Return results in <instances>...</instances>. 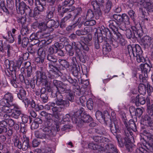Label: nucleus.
I'll list each match as a JSON object with an SVG mask.
<instances>
[{"label":"nucleus","mask_w":153,"mask_h":153,"mask_svg":"<svg viewBox=\"0 0 153 153\" xmlns=\"http://www.w3.org/2000/svg\"><path fill=\"white\" fill-rule=\"evenodd\" d=\"M21 139L23 141L22 149L23 151H26L30 147L29 138L27 137L25 135H23V138L22 137Z\"/></svg>","instance_id":"obj_15"},{"label":"nucleus","mask_w":153,"mask_h":153,"mask_svg":"<svg viewBox=\"0 0 153 153\" xmlns=\"http://www.w3.org/2000/svg\"><path fill=\"white\" fill-rule=\"evenodd\" d=\"M136 153H146L147 151L142 147H140L136 150Z\"/></svg>","instance_id":"obj_62"},{"label":"nucleus","mask_w":153,"mask_h":153,"mask_svg":"<svg viewBox=\"0 0 153 153\" xmlns=\"http://www.w3.org/2000/svg\"><path fill=\"white\" fill-rule=\"evenodd\" d=\"M59 130V125H56V127H51L48 126V127H45L43 129V131L45 134L39 131H36L35 132V135L37 138L49 139L52 137L55 136L57 132H58Z\"/></svg>","instance_id":"obj_2"},{"label":"nucleus","mask_w":153,"mask_h":153,"mask_svg":"<svg viewBox=\"0 0 153 153\" xmlns=\"http://www.w3.org/2000/svg\"><path fill=\"white\" fill-rule=\"evenodd\" d=\"M93 102L91 99L89 100L87 102V106L89 109L91 110L93 109Z\"/></svg>","instance_id":"obj_52"},{"label":"nucleus","mask_w":153,"mask_h":153,"mask_svg":"<svg viewBox=\"0 0 153 153\" xmlns=\"http://www.w3.org/2000/svg\"><path fill=\"white\" fill-rule=\"evenodd\" d=\"M81 119L84 123H89L92 120V118L88 115L84 114L80 117Z\"/></svg>","instance_id":"obj_31"},{"label":"nucleus","mask_w":153,"mask_h":153,"mask_svg":"<svg viewBox=\"0 0 153 153\" xmlns=\"http://www.w3.org/2000/svg\"><path fill=\"white\" fill-rule=\"evenodd\" d=\"M142 41L144 44L148 45L151 44V39L149 36H146L142 38Z\"/></svg>","instance_id":"obj_36"},{"label":"nucleus","mask_w":153,"mask_h":153,"mask_svg":"<svg viewBox=\"0 0 153 153\" xmlns=\"http://www.w3.org/2000/svg\"><path fill=\"white\" fill-rule=\"evenodd\" d=\"M26 19L24 16L19 17L17 20V21L19 25H21L22 26L26 22Z\"/></svg>","instance_id":"obj_53"},{"label":"nucleus","mask_w":153,"mask_h":153,"mask_svg":"<svg viewBox=\"0 0 153 153\" xmlns=\"http://www.w3.org/2000/svg\"><path fill=\"white\" fill-rule=\"evenodd\" d=\"M98 145L95 144L93 143H90L88 145L89 148L94 150H97Z\"/></svg>","instance_id":"obj_61"},{"label":"nucleus","mask_w":153,"mask_h":153,"mask_svg":"<svg viewBox=\"0 0 153 153\" xmlns=\"http://www.w3.org/2000/svg\"><path fill=\"white\" fill-rule=\"evenodd\" d=\"M104 146L106 148V152L107 153H118L116 146L112 143L105 144Z\"/></svg>","instance_id":"obj_12"},{"label":"nucleus","mask_w":153,"mask_h":153,"mask_svg":"<svg viewBox=\"0 0 153 153\" xmlns=\"http://www.w3.org/2000/svg\"><path fill=\"white\" fill-rule=\"evenodd\" d=\"M64 107L59 106L58 107H54L52 108V110L53 112V113H58V111H61L64 110Z\"/></svg>","instance_id":"obj_46"},{"label":"nucleus","mask_w":153,"mask_h":153,"mask_svg":"<svg viewBox=\"0 0 153 153\" xmlns=\"http://www.w3.org/2000/svg\"><path fill=\"white\" fill-rule=\"evenodd\" d=\"M36 80L42 84V86H49L48 82L47 80V77L45 73L43 72L40 71H37L36 72Z\"/></svg>","instance_id":"obj_6"},{"label":"nucleus","mask_w":153,"mask_h":153,"mask_svg":"<svg viewBox=\"0 0 153 153\" xmlns=\"http://www.w3.org/2000/svg\"><path fill=\"white\" fill-rule=\"evenodd\" d=\"M113 18L117 21V23L121 24L122 17L121 15L117 14H114L113 15Z\"/></svg>","instance_id":"obj_57"},{"label":"nucleus","mask_w":153,"mask_h":153,"mask_svg":"<svg viewBox=\"0 0 153 153\" xmlns=\"http://www.w3.org/2000/svg\"><path fill=\"white\" fill-rule=\"evenodd\" d=\"M145 7L149 12L153 11V4L150 2L145 3Z\"/></svg>","instance_id":"obj_48"},{"label":"nucleus","mask_w":153,"mask_h":153,"mask_svg":"<svg viewBox=\"0 0 153 153\" xmlns=\"http://www.w3.org/2000/svg\"><path fill=\"white\" fill-rule=\"evenodd\" d=\"M94 12L91 10L89 9L88 10L86 17L87 19H90L94 17Z\"/></svg>","instance_id":"obj_45"},{"label":"nucleus","mask_w":153,"mask_h":153,"mask_svg":"<svg viewBox=\"0 0 153 153\" xmlns=\"http://www.w3.org/2000/svg\"><path fill=\"white\" fill-rule=\"evenodd\" d=\"M84 110V109L83 108H80L79 110H78L75 113V117H74L72 118V120L74 122L73 120H75L74 122L75 123H77L79 121V120L80 119V117L81 115H82L83 114H82L83 111Z\"/></svg>","instance_id":"obj_20"},{"label":"nucleus","mask_w":153,"mask_h":153,"mask_svg":"<svg viewBox=\"0 0 153 153\" xmlns=\"http://www.w3.org/2000/svg\"><path fill=\"white\" fill-rule=\"evenodd\" d=\"M4 98L10 103L12 102L13 99L12 95L10 93L8 92L4 95Z\"/></svg>","instance_id":"obj_39"},{"label":"nucleus","mask_w":153,"mask_h":153,"mask_svg":"<svg viewBox=\"0 0 153 153\" xmlns=\"http://www.w3.org/2000/svg\"><path fill=\"white\" fill-rule=\"evenodd\" d=\"M71 16V14L69 13L61 19L60 25L61 28H63L65 27L66 22L70 20Z\"/></svg>","instance_id":"obj_23"},{"label":"nucleus","mask_w":153,"mask_h":153,"mask_svg":"<svg viewBox=\"0 0 153 153\" xmlns=\"http://www.w3.org/2000/svg\"><path fill=\"white\" fill-rule=\"evenodd\" d=\"M93 139L95 142H109L110 141V140L108 138L102 136H96L93 137Z\"/></svg>","instance_id":"obj_21"},{"label":"nucleus","mask_w":153,"mask_h":153,"mask_svg":"<svg viewBox=\"0 0 153 153\" xmlns=\"http://www.w3.org/2000/svg\"><path fill=\"white\" fill-rule=\"evenodd\" d=\"M40 98L41 100L44 103H46L48 102V97L45 94H41Z\"/></svg>","instance_id":"obj_58"},{"label":"nucleus","mask_w":153,"mask_h":153,"mask_svg":"<svg viewBox=\"0 0 153 153\" xmlns=\"http://www.w3.org/2000/svg\"><path fill=\"white\" fill-rule=\"evenodd\" d=\"M74 0H65L62 3V12L63 13H66L68 11L71 12L74 10V8L73 7H72L71 8H66L64 9V7H70L72 6L74 3Z\"/></svg>","instance_id":"obj_8"},{"label":"nucleus","mask_w":153,"mask_h":153,"mask_svg":"<svg viewBox=\"0 0 153 153\" xmlns=\"http://www.w3.org/2000/svg\"><path fill=\"white\" fill-rule=\"evenodd\" d=\"M14 145L15 146L19 149H22V143L18 139H15L14 140Z\"/></svg>","instance_id":"obj_50"},{"label":"nucleus","mask_w":153,"mask_h":153,"mask_svg":"<svg viewBox=\"0 0 153 153\" xmlns=\"http://www.w3.org/2000/svg\"><path fill=\"white\" fill-rule=\"evenodd\" d=\"M29 30L26 26L22 27L21 31V33L22 35H25L28 34L29 33Z\"/></svg>","instance_id":"obj_49"},{"label":"nucleus","mask_w":153,"mask_h":153,"mask_svg":"<svg viewBox=\"0 0 153 153\" xmlns=\"http://www.w3.org/2000/svg\"><path fill=\"white\" fill-rule=\"evenodd\" d=\"M44 1L42 2L39 0H36L35 4L36 7H37L40 11H43L44 10V6L43 4L42 3Z\"/></svg>","instance_id":"obj_34"},{"label":"nucleus","mask_w":153,"mask_h":153,"mask_svg":"<svg viewBox=\"0 0 153 153\" xmlns=\"http://www.w3.org/2000/svg\"><path fill=\"white\" fill-rule=\"evenodd\" d=\"M92 35L91 34H88L87 37L84 38V40L86 44H88L92 40Z\"/></svg>","instance_id":"obj_63"},{"label":"nucleus","mask_w":153,"mask_h":153,"mask_svg":"<svg viewBox=\"0 0 153 153\" xmlns=\"http://www.w3.org/2000/svg\"><path fill=\"white\" fill-rule=\"evenodd\" d=\"M114 37L115 38L114 40L117 42L119 43L123 46L125 45L126 41L120 33H118L115 34Z\"/></svg>","instance_id":"obj_17"},{"label":"nucleus","mask_w":153,"mask_h":153,"mask_svg":"<svg viewBox=\"0 0 153 153\" xmlns=\"http://www.w3.org/2000/svg\"><path fill=\"white\" fill-rule=\"evenodd\" d=\"M101 117L107 125H108L109 123L112 122L110 116L107 111H105L103 114H101Z\"/></svg>","instance_id":"obj_18"},{"label":"nucleus","mask_w":153,"mask_h":153,"mask_svg":"<svg viewBox=\"0 0 153 153\" xmlns=\"http://www.w3.org/2000/svg\"><path fill=\"white\" fill-rule=\"evenodd\" d=\"M128 13L130 18L134 21L135 20V12L133 10H131L128 11Z\"/></svg>","instance_id":"obj_56"},{"label":"nucleus","mask_w":153,"mask_h":153,"mask_svg":"<svg viewBox=\"0 0 153 153\" xmlns=\"http://www.w3.org/2000/svg\"><path fill=\"white\" fill-rule=\"evenodd\" d=\"M107 125L109 126L111 131L113 134H116V133L119 131V129L117 128L114 123L111 122Z\"/></svg>","instance_id":"obj_32"},{"label":"nucleus","mask_w":153,"mask_h":153,"mask_svg":"<svg viewBox=\"0 0 153 153\" xmlns=\"http://www.w3.org/2000/svg\"><path fill=\"white\" fill-rule=\"evenodd\" d=\"M53 83L54 86H61L63 85L62 82L56 79L53 80Z\"/></svg>","instance_id":"obj_64"},{"label":"nucleus","mask_w":153,"mask_h":153,"mask_svg":"<svg viewBox=\"0 0 153 153\" xmlns=\"http://www.w3.org/2000/svg\"><path fill=\"white\" fill-rule=\"evenodd\" d=\"M37 47L35 46V45H32L28 47L27 50L31 54L34 53L36 52L37 50Z\"/></svg>","instance_id":"obj_40"},{"label":"nucleus","mask_w":153,"mask_h":153,"mask_svg":"<svg viewBox=\"0 0 153 153\" xmlns=\"http://www.w3.org/2000/svg\"><path fill=\"white\" fill-rule=\"evenodd\" d=\"M132 101L133 102H135L136 105L137 106H139V105H144L146 102V99H145L144 97L140 96L139 95H137L135 97V100H134L133 101L132 100Z\"/></svg>","instance_id":"obj_16"},{"label":"nucleus","mask_w":153,"mask_h":153,"mask_svg":"<svg viewBox=\"0 0 153 153\" xmlns=\"http://www.w3.org/2000/svg\"><path fill=\"white\" fill-rule=\"evenodd\" d=\"M109 22V26L112 30L115 31L117 30L118 27L120 28V23H117L116 21L113 20H110Z\"/></svg>","instance_id":"obj_22"},{"label":"nucleus","mask_w":153,"mask_h":153,"mask_svg":"<svg viewBox=\"0 0 153 153\" xmlns=\"http://www.w3.org/2000/svg\"><path fill=\"white\" fill-rule=\"evenodd\" d=\"M25 67L27 68V73L26 77H31L32 75V69L31 66H30V63L27 62L25 63Z\"/></svg>","instance_id":"obj_25"},{"label":"nucleus","mask_w":153,"mask_h":153,"mask_svg":"<svg viewBox=\"0 0 153 153\" xmlns=\"http://www.w3.org/2000/svg\"><path fill=\"white\" fill-rule=\"evenodd\" d=\"M121 23L120 24V28L123 30H126V24H129V18L128 16L125 13H123L121 16Z\"/></svg>","instance_id":"obj_10"},{"label":"nucleus","mask_w":153,"mask_h":153,"mask_svg":"<svg viewBox=\"0 0 153 153\" xmlns=\"http://www.w3.org/2000/svg\"><path fill=\"white\" fill-rule=\"evenodd\" d=\"M31 106L36 111H39L41 109V107L38 105H36L33 100H32L31 102Z\"/></svg>","instance_id":"obj_44"},{"label":"nucleus","mask_w":153,"mask_h":153,"mask_svg":"<svg viewBox=\"0 0 153 153\" xmlns=\"http://www.w3.org/2000/svg\"><path fill=\"white\" fill-rule=\"evenodd\" d=\"M42 11H40L39 9L37 7H35L33 10V13L32 12L31 8H30V11L28 12V14L31 17H34L35 16H38L40 14Z\"/></svg>","instance_id":"obj_28"},{"label":"nucleus","mask_w":153,"mask_h":153,"mask_svg":"<svg viewBox=\"0 0 153 153\" xmlns=\"http://www.w3.org/2000/svg\"><path fill=\"white\" fill-rule=\"evenodd\" d=\"M16 7L17 10H19L21 14H23L25 13L26 14H28V12L30 11V8L27 6L23 1H22L19 5L16 6Z\"/></svg>","instance_id":"obj_11"},{"label":"nucleus","mask_w":153,"mask_h":153,"mask_svg":"<svg viewBox=\"0 0 153 153\" xmlns=\"http://www.w3.org/2000/svg\"><path fill=\"white\" fill-rule=\"evenodd\" d=\"M18 42L19 44H22V46L25 48L27 46L29 42V39L27 38L24 37L22 39V41L21 39V36L19 35L18 38Z\"/></svg>","instance_id":"obj_24"},{"label":"nucleus","mask_w":153,"mask_h":153,"mask_svg":"<svg viewBox=\"0 0 153 153\" xmlns=\"http://www.w3.org/2000/svg\"><path fill=\"white\" fill-rule=\"evenodd\" d=\"M122 119L127 128L125 131V137H124V139L125 143H126V144H127L128 143L132 142L131 138H132L131 136L132 132L130 131V129H131L133 131H137V127L134 122L133 120H129L127 124L128 120L125 115L122 116Z\"/></svg>","instance_id":"obj_1"},{"label":"nucleus","mask_w":153,"mask_h":153,"mask_svg":"<svg viewBox=\"0 0 153 153\" xmlns=\"http://www.w3.org/2000/svg\"><path fill=\"white\" fill-rule=\"evenodd\" d=\"M127 49L130 56L136 57L138 62H145V59L142 55V51L139 45H136L133 46L129 45L128 46Z\"/></svg>","instance_id":"obj_4"},{"label":"nucleus","mask_w":153,"mask_h":153,"mask_svg":"<svg viewBox=\"0 0 153 153\" xmlns=\"http://www.w3.org/2000/svg\"><path fill=\"white\" fill-rule=\"evenodd\" d=\"M78 45V43L73 42L72 43L71 46L68 45L67 47V48H68V47H69L72 49H74L76 51V52L77 53L80 51V50L79 48Z\"/></svg>","instance_id":"obj_43"},{"label":"nucleus","mask_w":153,"mask_h":153,"mask_svg":"<svg viewBox=\"0 0 153 153\" xmlns=\"http://www.w3.org/2000/svg\"><path fill=\"white\" fill-rule=\"evenodd\" d=\"M140 83L139 85H143L144 86H152V85L149 84L145 77H143L142 75H140L139 76Z\"/></svg>","instance_id":"obj_30"},{"label":"nucleus","mask_w":153,"mask_h":153,"mask_svg":"<svg viewBox=\"0 0 153 153\" xmlns=\"http://www.w3.org/2000/svg\"><path fill=\"white\" fill-rule=\"evenodd\" d=\"M56 91H52L51 96L53 97H56L57 92V91H60L63 93H66L68 94L66 96L68 99L71 102H73L74 100V97L73 93L69 89H67L64 88L63 87H55Z\"/></svg>","instance_id":"obj_5"},{"label":"nucleus","mask_w":153,"mask_h":153,"mask_svg":"<svg viewBox=\"0 0 153 153\" xmlns=\"http://www.w3.org/2000/svg\"><path fill=\"white\" fill-rule=\"evenodd\" d=\"M131 29L133 31L132 34L131 31L130 29H127L126 31V34L128 39H131L132 37H140L142 34L140 32L142 31L140 30H137L136 27L134 26L131 27Z\"/></svg>","instance_id":"obj_7"},{"label":"nucleus","mask_w":153,"mask_h":153,"mask_svg":"<svg viewBox=\"0 0 153 153\" xmlns=\"http://www.w3.org/2000/svg\"><path fill=\"white\" fill-rule=\"evenodd\" d=\"M62 46L58 42L55 43L54 45L51 46L49 49L48 52L50 54L56 53L59 48H61Z\"/></svg>","instance_id":"obj_13"},{"label":"nucleus","mask_w":153,"mask_h":153,"mask_svg":"<svg viewBox=\"0 0 153 153\" xmlns=\"http://www.w3.org/2000/svg\"><path fill=\"white\" fill-rule=\"evenodd\" d=\"M94 17H95L96 19H99L100 16L101 15V12L100 7H98L95 10L94 12Z\"/></svg>","instance_id":"obj_38"},{"label":"nucleus","mask_w":153,"mask_h":153,"mask_svg":"<svg viewBox=\"0 0 153 153\" xmlns=\"http://www.w3.org/2000/svg\"><path fill=\"white\" fill-rule=\"evenodd\" d=\"M47 59L48 60L53 62V64L57 61L56 57L53 55V54H48L47 56Z\"/></svg>","instance_id":"obj_37"},{"label":"nucleus","mask_w":153,"mask_h":153,"mask_svg":"<svg viewBox=\"0 0 153 153\" xmlns=\"http://www.w3.org/2000/svg\"><path fill=\"white\" fill-rule=\"evenodd\" d=\"M98 145L95 144L93 143H90L88 145L89 148L94 150H97Z\"/></svg>","instance_id":"obj_60"},{"label":"nucleus","mask_w":153,"mask_h":153,"mask_svg":"<svg viewBox=\"0 0 153 153\" xmlns=\"http://www.w3.org/2000/svg\"><path fill=\"white\" fill-rule=\"evenodd\" d=\"M10 103L7 100L4 98H3L0 101V105L2 107L9 105Z\"/></svg>","instance_id":"obj_47"},{"label":"nucleus","mask_w":153,"mask_h":153,"mask_svg":"<svg viewBox=\"0 0 153 153\" xmlns=\"http://www.w3.org/2000/svg\"><path fill=\"white\" fill-rule=\"evenodd\" d=\"M96 23V22L94 20H91L86 21L84 25L85 26H93Z\"/></svg>","instance_id":"obj_54"},{"label":"nucleus","mask_w":153,"mask_h":153,"mask_svg":"<svg viewBox=\"0 0 153 153\" xmlns=\"http://www.w3.org/2000/svg\"><path fill=\"white\" fill-rule=\"evenodd\" d=\"M37 27L41 31H45L47 29L45 20L39 22L37 25Z\"/></svg>","instance_id":"obj_33"},{"label":"nucleus","mask_w":153,"mask_h":153,"mask_svg":"<svg viewBox=\"0 0 153 153\" xmlns=\"http://www.w3.org/2000/svg\"><path fill=\"white\" fill-rule=\"evenodd\" d=\"M136 114L135 116L138 117H140L143 113V111L142 109L140 108H137L136 110Z\"/></svg>","instance_id":"obj_55"},{"label":"nucleus","mask_w":153,"mask_h":153,"mask_svg":"<svg viewBox=\"0 0 153 153\" xmlns=\"http://www.w3.org/2000/svg\"><path fill=\"white\" fill-rule=\"evenodd\" d=\"M47 26V29L54 27L57 28L59 26V22H56L53 20H49L48 21L45 20Z\"/></svg>","instance_id":"obj_19"},{"label":"nucleus","mask_w":153,"mask_h":153,"mask_svg":"<svg viewBox=\"0 0 153 153\" xmlns=\"http://www.w3.org/2000/svg\"><path fill=\"white\" fill-rule=\"evenodd\" d=\"M20 108L17 105L14 104L13 105L9 104V105L5 106L2 108V110L3 112L9 113L12 112L14 108H17L19 109Z\"/></svg>","instance_id":"obj_14"},{"label":"nucleus","mask_w":153,"mask_h":153,"mask_svg":"<svg viewBox=\"0 0 153 153\" xmlns=\"http://www.w3.org/2000/svg\"><path fill=\"white\" fill-rule=\"evenodd\" d=\"M40 114L42 116L45 117V118L47 120H48L46 121V123H47V122H48V120H52L51 119L49 118L50 114L47 113L45 111H42L40 113Z\"/></svg>","instance_id":"obj_51"},{"label":"nucleus","mask_w":153,"mask_h":153,"mask_svg":"<svg viewBox=\"0 0 153 153\" xmlns=\"http://www.w3.org/2000/svg\"><path fill=\"white\" fill-rule=\"evenodd\" d=\"M151 98L150 96L146 98L148 114L142 118L141 124L147 127H150L153 129V104L150 105Z\"/></svg>","instance_id":"obj_3"},{"label":"nucleus","mask_w":153,"mask_h":153,"mask_svg":"<svg viewBox=\"0 0 153 153\" xmlns=\"http://www.w3.org/2000/svg\"><path fill=\"white\" fill-rule=\"evenodd\" d=\"M141 69L143 72H144L145 77H147V73L150 71V68L149 65L147 64H144L143 65Z\"/></svg>","instance_id":"obj_29"},{"label":"nucleus","mask_w":153,"mask_h":153,"mask_svg":"<svg viewBox=\"0 0 153 153\" xmlns=\"http://www.w3.org/2000/svg\"><path fill=\"white\" fill-rule=\"evenodd\" d=\"M5 121L6 123V125L7 124L10 127H12L14 125L15 122L14 120L11 118H10L7 121Z\"/></svg>","instance_id":"obj_59"},{"label":"nucleus","mask_w":153,"mask_h":153,"mask_svg":"<svg viewBox=\"0 0 153 153\" xmlns=\"http://www.w3.org/2000/svg\"><path fill=\"white\" fill-rule=\"evenodd\" d=\"M19 109V108H14L12 111L11 116L15 119L18 118L19 116L22 114L21 111Z\"/></svg>","instance_id":"obj_27"},{"label":"nucleus","mask_w":153,"mask_h":153,"mask_svg":"<svg viewBox=\"0 0 153 153\" xmlns=\"http://www.w3.org/2000/svg\"><path fill=\"white\" fill-rule=\"evenodd\" d=\"M3 46V50L7 51V55L8 56H10L13 51L12 47L9 44L4 45Z\"/></svg>","instance_id":"obj_35"},{"label":"nucleus","mask_w":153,"mask_h":153,"mask_svg":"<svg viewBox=\"0 0 153 153\" xmlns=\"http://www.w3.org/2000/svg\"><path fill=\"white\" fill-rule=\"evenodd\" d=\"M18 90L19 91V92L17 94V96L20 100L24 99V97H26V91L22 87H19Z\"/></svg>","instance_id":"obj_26"},{"label":"nucleus","mask_w":153,"mask_h":153,"mask_svg":"<svg viewBox=\"0 0 153 153\" xmlns=\"http://www.w3.org/2000/svg\"><path fill=\"white\" fill-rule=\"evenodd\" d=\"M59 113H53L52 114H50L52 117V119L55 122H57L59 120Z\"/></svg>","instance_id":"obj_42"},{"label":"nucleus","mask_w":153,"mask_h":153,"mask_svg":"<svg viewBox=\"0 0 153 153\" xmlns=\"http://www.w3.org/2000/svg\"><path fill=\"white\" fill-rule=\"evenodd\" d=\"M57 100L56 103L58 105H62L64 107H67L69 105V102L67 100H63V96L59 92L57 93Z\"/></svg>","instance_id":"obj_9"},{"label":"nucleus","mask_w":153,"mask_h":153,"mask_svg":"<svg viewBox=\"0 0 153 153\" xmlns=\"http://www.w3.org/2000/svg\"><path fill=\"white\" fill-rule=\"evenodd\" d=\"M1 122H3V123H4L5 125L2 126L0 125L1 126L0 127V134L5 133L7 131V129L6 127V123L5 120H2L1 121Z\"/></svg>","instance_id":"obj_41"}]
</instances>
